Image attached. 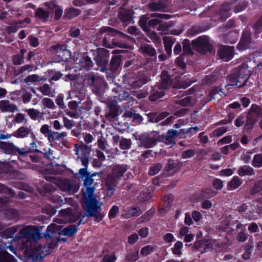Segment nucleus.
Masks as SVG:
<instances>
[{"label": "nucleus", "instance_id": "1", "mask_svg": "<svg viewBox=\"0 0 262 262\" xmlns=\"http://www.w3.org/2000/svg\"><path fill=\"white\" fill-rule=\"evenodd\" d=\"M85 204L84 216L93 217L96 221L99 222L102 220L105 214L102 212V203L100 202L94 194V189H90L86 193L83 194Z\"/></svg>", "mask_w": 262, "mask_h": 262}, {"label": "nucleus", "instance_id": "2", "mask_svg": "<svg viewBox=\"0 0 262 262\" xmlns=\"http://www.w3.org/2000/svg\"><path fill=\"white\" fill-rule=\"evenodd\" d=\"M251 71L248 69L247 65L243 63L238 68L234 69L228 76L227 79L229 85L241 88L244 86L249 79Z\"/></svg>", "mask_w": 262, "mask_h": 262}, {"label": "nucleus", "instance_id": "3", "mask_svg": "<svg viewBox=\"0 0 262 262\" xmlns=\"http://www.w3.org/2000/svg\"><path fill=\"white\" fill-rule=\"evenodd\" d=\"M91 151V146H87L83 144V156H84V160H83V165L85 166L83 168V180L84 181L83 185L85 188V191H83V194L86 193L91 188L94 189V192L95 190V185L97 184V182L95 181L94 177L98 175V173L94 172L91 173L87 170L86 165L88 164V157L87 155L89 154Z\"/></svg>", "mask_w": 262, "mask_h": 262}, {"label": "nucleus", "instance_id": "4", "mask_svg": "<svg viewBox=\"0 0 262 262\" xmlns=\"http://www.w3.org/2000/svg\"><path fill=\"white\" fill-rule=\"evenodd\" d=\"M50 253L45 245L37 244L34 246L30 252L25 256V262L42 261L43 258Z\"/></svg>", "mask_w": 262, "mask_h": 262}, {"label": "nucleus", "instance_id": "5", "mask_svg": "<svg viewBox=\"0 0 262 262\" xmlns=\"http://www.w3.org/2000/svg\"><path fill=\"white\" fill-rule=\"evenodd\" d=\"M136 140L139 141V146L145 148H151L154 147L158 141L160 140L159 133L153 131L149 133H144L138 136L134 135Z\"/></svg>", "mask_w": 262, "mask_h": 262}, {"label": "nucleus", "instance_id": "6", "mask_svg": "<svg viewBox=\"0 0 262 262\" xmlns=\"http://www.w3.org/2000/svg\"><path fill=\"white\" fill-rule=\"evenodd\" d=\"M61 226L56 225L55 224H52L49 226L47 229L46 232L45 233V237L47 240H51V243L49 245V248H53L57 246V244L60 242H66L67 238L60 237V235H58Z\"/></svg>", "mask_w": 262, "mask_h": 262}, {"label": "nucleus", "instance_id": "7", "mask_svg": "<svg viewBox=\"0 0 262 262\" xmlns=\"http://www.w3.org/2000/svg\"><path fill=\"white\" fill-rule=\"evenodd\" d=\"M192 46L194 50L203 55L211 52L213 49L212 45L206 36H200L195 40H193Z\"/></svg>", "mask_w": 262, "mask_h": 262}, {"label": "nucleus", "instance_id": "8", "mask_svg": "<svg viewBox=\"0 0 262 262\" xmlns=\"http://www.w3.org/2000/svg\"><path fill=\"white\" fill-rule=\"evenodd\" d=\"M109 58V51L104 48L98 49L94 60L98 67H100L102 72L107 73Z\"/></svg>", "mask_w": 262, "mask_h": 262}, {"label": "nucleus", "instance_id": "9", "mask_svg": "<svg viewBox=\"0 0 262 262\" xmlns=\"http://www.w3.org/2000/svg\"><path fill=\"white\" fill-rule=\"evenodd\" d=\"M33 226H28L24 228L22 227L19 229L18 235L15 237L16 239L28 238L33 241H36L39 238V234L37 230H35Z\"/></svg>", "mask_w": 262, "mask_h": 262}, {"label": "nucleus", "instance_id": "10", "mask_svg": "<svg viewBox=\"0 0 262 262\" xmlns=\"http://www.w3.org/2000/svg\"><path fill=\"white\" fill-rule=\"evenodd\" d=\"M261 116V108L256 104H253L247 115V122L245 127H247L249 124L253 125Z\"/></svg>", "mask_w": 262, "mask_h": 262}, {"label": "nucleus", "instance_id": "11", "mask_svg": "<svg viewBox=\"0 0 262 262\" xmlns=\"http://www.w3.org/2000/svg\"><path fill=\"white\" fill-rule=\"evenodd\" d=\"M57 185L61 191L73 193L76 192L79 188V185L73 184L67 179L58 180Z\"/></svg>", "mask_w": 262, "mask_h": 262}, {"label": "nucleus", "instance_id": "12", "mask_svg": "<svg viewBox=\"0 0 262 262\" xmlns=\"http://www.w3.org/2000/svg\"><path fill=\"white\" fill-rule=\"evenodd\" d=\"M119 180L111 173L107 175L105 179V186L107 189V196H111L114 195L115 188Z\"/></svg>", "mask_w": 262, "mask_h": 262}, {"label": "nucleus", "instance_id": "13", "mask_svg": "<svg viewBox=\"0 0 262 262\" xmlns=\"http://www.w3.org/2000/svg\"><path fill=\"white\" fill-rule=\"evenodd\" d=\"M172 84V80L170 76L168 74V72L163 71L161 75V80L159 83L155 85L157 86L160 90H165L169 88Z\"/></svg>", "mask_w": 262, "mask_h": 262}, {"label": "nucleus", "instance_id": "14", "mask_svg": "<svg viewBox=\"0 0 262 262\" xmlns=\"http://www.w3.org/2000/svg\"><path fill=\"white\" fill-rule=\"evenodd\" d=\"M251 35V33L248 30L243 32L242 38L237 47L239 50H244L249 47L252 40Z\"/></svg>", "mask_w": 262, "mask_h": 262}, {"label": "nucleus", "instance_id": "15", "mask_svg": "<svg viewBox=\"0 0 262 262\" xmlns=\"http://www.w3.org/2000/svg\"><path fill=\"white\" fill-rule=\"evenodd\" d=\"M218 53L221 58L226 61L229 60L233 57L234 47L223 46L219 50Z\"/></svg>", "mask_w": 262, "mask_h": 262}, {"label": "nucleus", "instance_id": "16", "mask_svg": "<svg viewBox=\"0 0 262 262\" xmlns=\"http://www.w3.org/2000/svg\"><path fill=\"white\" fill-rule=\"evenodd\" d=\"M0 109L2 112L11 113L18 111L17 106L8 100L0 101Z\"/></svg>", "mask_w": 262, "mask_h": 262}, {"label": "nucleus", "instance_id": "17", "mask_svg": "<svg viewBox=\"0 0 262 262\" xmlns=\"http://www.w3.org/2000/svg\"><path fill=\"white\" fill-rule=\"evenodd\" d=\"M45 5L49 8L51 11L55 13V19L58 20L62 15V10L60 7L55 4L54 2H47Z\"/></svg>", "mask_w": 262, "mask_h": 262}, {"label": "nucleus", "instance_id": "18", "mask_svg": "<svg viewBox=\"0 0 262 262\" xmlns=\"http://www.w3.org/2000/svg\"><path fill=\"white\" fill-rule=\"evenodd\" d=\"M133 12L131 10L121 9L118 14V17L122 23H130L133 20Z\"/></svg>", "mask_w": 262, "mask_h": 262}, {"label": "nucleus", "instance_id": "19", "mask_svg": "<svg viewBox=\"0 0 262 262\" xmlns=\"http://www.w3.org/2000/svg\"><path fill=\"white\" fill-rule=\"evenodd\" d=\"M127 169L126 165H116L113 167L111 173L120 180Z\"/></svg>", "mask_w": 262, "mask_h": 262}, {"label": "nucleus", "instance_id": "20", "mask_svg": "<svg viewBox=\"0 0 262 262\" xmlns=\"http://www.w3.org/2000/svg\"><path fill=\"white\" fill-rule=\"evenodd\" d=\"M66 136L67 134L64 132L58 133V132H52V133H50V135H47V137L50 141H54L58 140L59 139H61L60 141L61 145H60V146L62 147V146H64L66 145V143H67V142L63 139V138H64Z\"/></svg>", "mask_w": 262, "mask_h": 262}, {"label": "nucleus", "instance_id": "21", "mask_svg": "<svg viewBox=\"0 0 262 262\" xmlns=\"http://www.w3.org/2000/svg\"><path fill=\"white\" fill-rule=\"evenodd\" d=\"M100 32L101 33L109 32L110 33H111L113 36L118 35L119 37L124 39H128L129 38V36L124 33L108 26L101 28L100 29Z\"/></svg>", "mask_w": 262, "mask_h": 262}, {"label": "nucleus", "instance_id": "22", "mask_svg": "<svg viewBox=\"0 0 262 262\" xmlns=\"http://www.w3.org/2000/svg\"><path fill=\"white\" fill-rule=\"evenodd\" d=\"M165 95V93L163 90H160L155 85L152 88L151 94L149 96V100L151 101H156L158 99L162 98Z\"/></svg>", "mask_w": 262, "mask_h": 262}, {"label": "nucleus", "instance_id": "23", "mask_svg": "<svg viewBox=\"0 0 262 262\" xmlns=\"http://www.w3.org/2000/svg\"><path fill=\"white\" fill-rule=\"evenodd\" d=\"M230 4L229 3H224L222 4L220 11V15L222 21L230 16Z\"/></svg>", "mask_w": 262, "mask_h": 262}, {"label": "nucleus", "instance_id": "24", "mask_svg": "<svg viewBox=\"0 0 262 262\" xmlns=\"http://www.w3.org/2000/svg\"><path fill=\"white\" fill-rule=\"evenodd\" d=\"M223 96H226V94L223 92V90L220 87H215L212 89L209 93V99L208 101H211L213 99L220 100Z\"/></svg>", "mask_w": 262, "mask_h": 262}, {"label": "nucleus", "instance_id": "25", "mask_svg": "<svg viewBox=\"0 0 262 262\" xmlns=\"http://www.w3.org/2000/svg\"><path fill=\"white\" fill-rule=\"evenodd\" d=\"M60 214L66 219H68L69 222L71 223H73L77 221L78 219L77 217L74 216L73 210L70 208H68L67 209L61 210L60 211Z\"/></svg>", "mask_w": 262, "mask_h": 262}, {"label": "nucleus", "instance_id": "26", "mask_svg": "<svg viewBox=\"0 0 262 262\" xmlns=\"http://www.w3.org/2000/svg\"><path fill=\"white\" fill-rule=\"evenodd\" d=\"M142 213V211L139 206L132 207L127 209L125 217L129 219L133 216H138Z\"/></svg>", "mask_w": 262, "mask_h": 262}, {"label": "nucleus", "instance_id": "27", "mask_svg": "<svg viewBox=\"0 0 262 262\" xmlns=\"http://www.w3.org/2000/svg\"><path fill=\"white\" fill-rule=\"evenodd\" d=\"M121 55H116L112 57L110 66L111 71L115 72L118 69L121 62Z\"/></svg>", "mask_w": 262, "mask_h": 262}, {"label": "nucleus", "instance_id": "28", "mask_svg": "<svg viewBox=\"0 0 262 262\" xmlns=\"http://www.w3.org/2000/svg\"><path fill=\"white\" fill-rule=\"evenodd\" d=\"M31 132V129L27 126H21L13 133L14 136L17 138H25Z\"/></svg>", "mask_w": 262, "mask_h": 262}, {"label": "nucleus", "instance_id": "29", "mask_svg": "<svg viewBox=\"0 0 262 262\" xmlns=\"http://www.w3.org/2000/svg\"><path fill=\"white\" fill-rule=\"evenodd\" d=\"M0 148L8 154H15V146L12 143L0 142Z\"/></svg>", "mask_w": 262, "mask_h": 262}, {"label": "nucleus", "instance_id": "30", "mask_svg": "<svg viewBox=\"0 0 262 262\" xmlns=\"http://www.w3.org/2000/svg\"><path fill=\"white\" fill-rule=\"evenodd\" d=\"M140 50L143 53L149 56H154L156 54L155 49L150 45L142 44L140 46Z\"/></svg>", "mask_w": 262, "mask_h": 262}, {"label": "nucleus", "instance_id": "31", "mask_svg": "<svg viewBox=\"0 0 262 262\" xmlns=\"http://www.w3.org/2000/svg\"><path fill=\"white\" fill-rule=\"evenodd\" d=\"M35 17L46 22L49 17V12L41 8H38L35 12Z\"/></svg>", "mask_w": 262, "mask_h": 262}, {"label": "nucleus", "instance_id": "32", "mask_svg": "<svg viewBox=\"0 0 262 262\" xmlns=\"http://www.w3.org/2000/svg\"><path fill=\"white\" fill-rule=\"evenodd\" d=\"M165 49L168 55L171 53V47L174 43L175 39L170 36H165L163 38Z\"/></svg>", "mask_w": 262, "mask_h": 262}, {"label": "nucleus", "instance_id": "33", "mask_svg": "<svg viewBox=\"0 0 262 262\" xmlns=\"http://www.w3.org/2000/svg\"><path fill=\"white\" fill-rule=\"evenodd\" d=\"M76 231L77 226L75 225H71L63 228L59 232L58 235L62 234L63 235L72 236Z\"/></svg>", "mask_w": 262, "mask_h": 262}, {"label": "nucleus", "instance_id": "34", "mask_svg": "<svg viewBox=\"0 0 262 262\" xmlns=\"http://www.w3.org/2000/svg\"><path fill=\"white\" fill-rule=\"evenodd\" d=\"M238 174L241 177L245 176H251L254 174L253 168L248 166H241L238 170Z\"/></svg>", "mask_w": 262, "mask_h": 262}, {"label": "nucleus", "instance_id": "35", "mask_svg": "<svg viewBox=\"0 0 262 262\" xmlns=\"http://www.w3.org/2000/svg\"><path fill=\"white\" fill-rule=\"evenodd\" d=\"M139 258V251L138 250H132L126 255L125 262H134Z\"/></svg>", "mask_w": 262, "mask_h": 262}, {"label": "nucleus", "instance_id": "36", "mask_svg": "<svg viewBox=\"0 0 262 262\" xmlns=\"http://www.w3.org/2000/svg\"><path fill=\"white\" fill-rule=\"evenodd\" d=\"M0 262H17L15 258L6 251H0Z\"/></svg>", "mask_w": 262, "mask_h": 262}, {"label": "nucleus", "instance_id": "37", "mask_svg": "<svg viewBox=\"0 0 262 262\" xmlns=\"http://www.w3.org/2000/svg\"><path fill=\"white\" fill-rule=\"evenodd\" d=\"M148 79L146 77H142L133 81L129 85L134 89L141 88L143 85L147 83Z\"/></svg>", "mask_w": 262, "mask_h": 262}, {"label": "nucleus", "instance_id": "38", "mask_svg": "<svg viewBox=\"0 0 262 262\" xmlns=\"http://www.w3.org/2000/svg\"><path fill=\"white\" fill-rule=\"evenodd\" d=\"M120 106L114 103H111L109 105V113L108 117L115 118L119 115Z\"/></svg>", "mask_w": 262, "mask_h": 262}, {"label": "nucleus", "instance_id": "39", "mask_svg": "<svg viewBox=\"0 0 262 262\" xmlns=\"http://www.w3.org/2000/svg\"><path fill=\"white\" fill-rule=\"evenodd\" d=\"M21 227V225L14 226L5 229L3 231V233L7 237L12 238L13 237L14 234L17 232Z\"/></svg>", "mask_w": 262, "mask_h": 262}, {"label": "nucleus", "instance_id": "40", "mask_svg": "<svg viewBox=\"0 0 262 262\" xmlns=\"http://www.w3.org/2000/svg\"><path fill=\"white\" fill-rule=\"evenodd\" d=\"M147 36L156 44L161 43L160 37L157 34L156 32L149 29H147L146 31Z\"/></svg>", "mask_w": 262, "mask_h": 262}, {"label": "nucleus", "instance_id": "41", "mask_svg": "<svg viewBox=\"0 0 262 262\" xmlns=\"http://www.w3.org/2000/svg\"><path fill=\"white\" fill-rule=\"evenodd\" d=\"M38 89L42 94L46 96L53 97L55 94V91L52 90L50 85L47 83L40 86Z\"/></svg>", "mask_w": 262, "mask_h": 262}, {"label": "nucleus", "instance_id": "42", "mask_svg": "<svg viewBox=\"0 0 262 262\" xmlns=\"http://www.w3.org/2000/svg\"><path fill=\"white\" fill-rule=\"evenodd\" d=\"M155 212V209H151L149 210L146 212L144 214H143L138 219V223H143L147 222L150 219L152 218L154 213Z\"/></svg>", "mask_w": 262, "mask_h": 262}, {"label": "nucleus", "instance_id": "43", "mask_svg": "<svg viewBox=\"0 0 262 262\" xmlns=\"http://www.w3.org/2000/svg\"><path fill=\"white\" fill-rule=\"evenodd\" d=\"M242 184V181L240 179L236 176L234 177L228 183L229 189L234 190L237 188Z\"/></svg>", "mask_w": 262, "mask_h": 262}, {"label": "nucleus", "instance_id": "44", "mask_svg": "<svg viewBox=\"0 0 262 262\" xmlns=\"http://www.w3.org/2000/svg\"><path fill=\"white\" fill-rule=\"evenodd\" d=\"M81 11L79 9L71 8H69L63 15L64 19H70L77 16L80 13Z\"/></svg>", "mask_w": 262, "mask_h": 262}, {"label": "nucleus", "instance_id": "45", "mask_svg": "<svg viewBox=\"0 0 262 262\" xmlns=\"http://www.w3.org/2000/svg\"><path fill=\"white\" fill-rule=\"evenodd\" d=\"M26 111L27 112L28 114L30 116V118L34 120L41 118L43 116L42 113H41L34 108L26 110Z\"/></svg>", "mask_w": 262, "mask_h": 262}, {"label": "nucleus", "instance_id": "46", "mask_svg": "<svg viewBox=\"0 0 262 262\" xmlns=\"http://www.w3.org/2000/svg\"><path fill=\"white\" fill-rule=\"evenodd\" d=\"M47 78L46 77H40L39 75L36 74H33L29 75L25 79V81L28 82H35L41 81H46Z\"/></svg>", "mask_w": 262, "mask_h": 262}, {"label": "nucleus", "instance_id": "47", "mask_svg": "<svg viewBox=\"0 0 262 262\" xmlns=\"http://www.w3.org/2000/svg\"><path fill=\"white\" fill-rule=\"evenodd\" d=\"M132 141L130 139L122 138L119 143V147L122 150H127L130 148Z\"/></svg>", "mask_w": 262, "mask_h": 262}, {"label": "nucleus", "instance_id": "48", "mask_svg": "<svg viewBox=\"0 0 262 262\" xmlns=\"http://www.w3.org/2000/svg\"><path fill=\"white\" fill-rule=\"evenodd\" d=\"M98 146L100 149L104 151L106 153L108 154L110 152V150L108 149V145L107 144L106 140L103 138L102 136L98 140Z\"/></svg>", "mask_w": 262, "mask_h": 262}, {"label": "nucleus", "instance_id": "49", "mask_svg": "<svg viewBox=\"0 0 262 262\" xmlns=\"http://www.w3.org/2000/svg\"><path fill=\"white\" fill-rule=\"evenodd\" d=\"M57 55L59 58L58 61L59 62L67 61L69 57L71 56V53L67 49L62 52L59 53L58 54H57Z\"/></svg>", "mask_w": 262, "mask_h": 262}, {"label": "nucleus", "instance_id": "50", "mask_svg": "<svg viewBox=\"0 0 262 262\" xmlns=\"http://www.w3.org/2000/svg\"><path fill=\"white\" fill-rule=\"evenodd\" d=\"M252 165L255 167L262 166V154H258L254 156Z\"/></svg>", "mask_w": 262, "mask_h": 262}, {"label": "nucleus", "instance_id": "51", "mask_svg": "<svg viewBox=\"0 0 262 262\" xmlns=\"http://www.w3.org/2000/svg\"><path fill=\"white\" fill-rule=\"evenodd\" d=\"M162 165L160 163H155L152 165L149 170L148 174L150 176H154L158 173L162 169Z\"/></svg>", "mask_w": 262, "mask_h": 262}, {"label": "nucleus", "instance_id": "52", "mask_svg": "<svg viewBox=\"0 0 262 262\" xmlns=\"http://www.w3.org/2000/svg\"><path fill=\"white\" fill-rule=\"evenodd\" d=\"M183 54L184 56L185 55H193V48H191V45L188 41H185L183 44Z\"/></svg>", "mask_w": 262, "mask_h": 262}, {"label": "nucleus", "instance_id": "53", "mask_svg": "<svg viewBox=\"0 0 262 262\" xmlns=\"http://www.w3.org/2000/svg\"><path fill=\"white\" fill-rule=\"evenodd\" d=\"M183 247V243L181 242H176L173 248H172V252L175 255H180L182 254L181 249Z\"/></svg>", "mask_w": 262, "mask_h": 262}, {"label": "nucleus", "instance_id": "54", "mask_svg": "<svg viewBox=\"0 0 262 262\" xmlns=\"http://www.w3.org/2000/svg\"><path fill=\"white\" fill-rule=\"evenodd\" d=\"M149 17L147 15H142L140 17V19L139 21V24L144 31H146V29H148L147 24H148V21L149 20Z\"/></svg>", "mask_w": 262, "mask_h": 262}, {"label": "nucleus", "instance_id": "55", "mask_svg": "<svg viewBox=\"0 0 262 262\" xmlns=\"http://www.w3.org/2000/svg\"><path fill=\"white\" fill-rule=\"evenodd\" d=\"M0 193H6L12 197L15 196V192L12 189L1 183H0Z\"/></svg>", "mask_w": 262, "mask_h": 262}, {"label": "nucleus", "instance_id": "56", "mask_svg": "<svg viewBox=\"0 0 262 262\" xmlns=\"http://www.w3.org/2000/svg\"><path fill=\"white\" fill-rule=\"evenodd\" d=\"M132 94L136 97L138 99H142L146 97L148 95V92L147 90H142L140 91H133Z\"/></svg>", "mask_w": 262, "mask_h": 262}, {"label": "nucleus", "instance_id": "57", "mask_svg": "<svg viewBox=\"0 0 262 262\" xmlns=\"http://www.w3.org/2000/svg\"><path fill=\"white\" fill-rule=\"evenodd\" d=\"M7 216L11 220L17 219L19 216L18 211L15 209H10L7 212Z\"/></svg>", "mask_w": 262, "mask_h": 262}, {"label": "nucleus", "instance_id": "58", "mask_svg": "<svg viewBox=\"0 0 262 262\" xmlns=\"http://www.w3.org/2000/svg\"><path fill=\"white\" fill-rule=\"evenodd\" d=\"M83 68L87 70H90L93 66V61L91 58L86 56L83 57Z\"/></svg>", "mask_w": 262, "mask_h": 262}, {"label": "nucleus", "instance_id": "59", "mask_svg": "<svg viewBox=\"0 0 262 262\" xmlns=\"http://www.w3.org/2000/svg\"><path fill=\"white\" fill-rule=\"evenodd\" d=\"M191 97L187 96L184 99L176 101V103L184 106H189L191 104Z\"/></svg>", "mask_w": 262, "mask_h": 262}, {"label": "nucleus", "instance_id": "60", "mask_svg": "<svg viewBox=\"0 0 262 262\" xmlns=\"http://www.w3.org/2000/svg\"><path fill=\"white\" fill-rule=\"evenodd\" d=\"M150 17H153L154 18L159 19H168L171 16L170 15L167 14H163V13H154L150 15Z\"/></svg>", "mask_w": 262, "mask_h": 262}, {"label": "nucleus", "instance_id": "61", "mask_svg": "<svg viewBox=\"0 0 262 262\" xmlns=\"http://www.w3.org/2000/svg\"><path fill=\"white\" fill-rule=\"evenodd\" d=\"M202 27L200 26H193L188 30V33L191 35H194L203 31Z\"/></svg>", "mask_w": 262, "mask_h": 262}, {"label": "nucleus", "instance_id": "62", "mask_svg": "<svg viewBox=\"0 0 262 262\" xmlns=\"http://www.w3.org/2000/svg\"><path fill=\"white\" fill-rule=\"evenodd\" d=\"M255 33H259L262 29V16L255 22L253 26Z\"/></svg>", "mask_w": 262, "mask_h": 262}, {"label": "nucleus", "instance_id": "63", "mask_svg": "<svg viewBox=\"0 0 262 262\" xmlns=\"http://www.w3.org/2000/svg\"><path fill=\"white\" fill-rule=\"evenodd\" d=\"M42 101L43 105H45L46 107L49 108L53 109L55 107V105L54 102L50 98H45L43 99Z\"/></svg>", "mask_w": 262, "mask_h": 262}, {"label": "nucleus", "instance_id": "64", "mask_svg": "<svg viewBox=\"0 0 262 262\" xmlns=\"http://www.w3.org/2000/svg\"><path fill=\"white\" fill-rule=\"evenodd\" d=\"M117 257L115 254L112 253L110 255H105L102 259L101 262H115Z\"/></svg>", "mask_w": 262, "mask_h": 262}]
</instances>
